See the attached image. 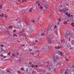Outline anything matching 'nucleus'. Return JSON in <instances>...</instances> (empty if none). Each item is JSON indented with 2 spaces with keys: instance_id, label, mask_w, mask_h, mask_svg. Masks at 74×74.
Returning a JSON list of instances; mask_svg holds the SVG:
<instances>
[{
  "instance_id": "b1692460",
  "label": "nucleus",
  "mask_w": 74,
  "mask_h": 74,
  "mask_svg": "<svg viewBox=\"0 0 74 74\" xmlns=\"http://www.w3.org/2000/svg\"><path fill=\"white\" fill-rule=\"evenodd\" d=\"M44 35H45V34H42L41 35V36H44Z\"/></svg>"
},
{
  "instance_id": "3c124183",
  "label": "nucleus",
  "mask_w": 74,
  "mask_h": 74,
  "mask_svg": "<svg viewBox=\"0 0 74 74\" xmlns=\"http://www.w3.org/2000/svg\"><path fill=\"white\" fill-rule=\"evenodd\" d=\"M57 25H59V23H58Z\"/></svg>"
},
{
  "instance_id": "c03bdc74",
  "label": "nucleus",
  "mask_w": 74,
  "mask_h": 74,
  "mask_svg": "<svg viewBox=\"0 0 74 74\" xmlns=\"http://www.w3.org/2000/svg\"><path fill=\"white\" fill-rule=\"evenodd\" d=\"M66 60H67L68 61H69V60L68 59H66Z\"/></svg>"
},
{
  "instance_id": "72a5a7b5",
  "label": "nucleus",
  "mask_w": 74,
  "mask_h": 74,
  "mask_svg": "<svg viewBox=\"0 0 74 74\" xmlns=\"http://www.w3.org/2000/svg\"><path fill=\"white\" fill-rule=\"evenodd\" d=\"M31 22H33V23H34V22H35V21H32Z\"/></svg>"
},
{
  "instance_id": "9d476101",
  "label": "nucleus",
  "mask_w": 74,
  "mask_h": 74,
  "mask_svg": "<svg viewBox=\"0 0 74 74\" xmlns=\"http://www.w3.org/2000/svg\"><path fill=\"white\" fill-rule=\"evenodd\" d=\"M67 47H68L69 48L71 47V44H70V43H69L68 44H67Z\"/></svg>"
},
{
  "instance_id": "0e129e2a",
  "label": "nucleus",
  "mask_w": 74,
  "mask_h": 74,
  "mask_svg": "<svg viewBox=\"0 0 74 74\" xmlns=\"http://www.w3.org/2000/svg\"><path fill=\"white\" fill-rule=\"evenodd\" d=\"M15 36H16V37H17V35H16Z\"/></svg>"
},
{
  "instance_id": "a878e982",
  "label": "nucleus",
  "mask_w": 74,
  "mask_h": 74,
  "mask_svg": "<svg viewBox=\"0 0 74 74\" xmlns=\"http://www.w3.org/2000/svg\"><path fill=\"white\" fill-rule=\"evenodd\" d=\"M21 70H22V71H23V68H21Z\"/></svg>"
},
{
  "instance_id": "412c9836",
  "label": "nucleus",
  "mask_w": 74,
  "mask_h": 74,
  "mask_svg": "<svg viewBox=\"0 0 74 74\" xmlns=\"http://www.w3.org/2000/svg\"><path fill=\"white\" fill-rule=\"evenodd\" d=\"M35 67V66L34 65H32V68H34Z\"/></svg>"
},
{
  "instance_id": "f257e3e1",
  "label": "nucleus",
  "mask_w": 74,
  "mask_h": 74,
  "mask_svg": "<svg viewBox=\"0 0 74 74\" xmlns=\"http://www.w3.org/2000/svg\"><path fill=\"white\" fill-rule=\"evenodd\" d=\"M52 31H53V29L51 28H48L47 31V34H48L49 36L50 37V38H48V39L49 42L50 41V42H51V38H52V35L49 34H50L51 33Z\"/></svg>"
},
{
  "instance_id": "37998d69",
  "label": "nucleus",
  "mask_w": 74,
  "mask_h": 74,
  "mask_svg": "<svg viewBox=\"0 0 74 74\" xmlns=\"http://www.w3.org/2000/svg\"><path fill=\"white\" fill-rule=\"evenodd\" d=\"M25 44H24L22 46L23 47H25Z\"/></svg>"
},
{
  "instance_id": "473e14b6",
  "label": "nucleus",
  "mask_w": 74,
  "mask_h": 74,
  "mask_svg": "<svg viewBox=\"0 0 74 74\" xmlns=\"http://www.w3.org/2000/svg\"><path fill=\"white\" fill-rule=\"evenodd\" d=\"M38 40H36V42H38Z\"/></svg>"
},
{
  "instance_id": "9b49d317",
  "label": "nucleus",
  "mask_w": 74,
  "mask_h": 74,
  "mask_svg": "<svg viewBox=\"0 0 74 74\" xmlns=\"http://www.w3.org/2000/svg\"><path fill=\"white\" fill-rule=\"evenodd\" d=\"M68 11V9L64 8V12H67Z\"/></svg>"
},
{
  "instance_id": "4468645a",
  "label": "nucleus",
  "mask_w": 74,
  "mask_h": 74,
  "mask_svg": "<svg viewBox=\"0 0 74 74\" xmlns=\"http://www.w3.org/2000/svg\"><path fill=\"white\" fill-rule=\"evenodd\" d=\"M69 73H67V71H65V74H69Z\"/></svg>"
},
{
  "instance_id": "58836bf2",
  "label": "nucleus",
  "mask_w": 74,
  "mask_h": 74,
  "mask_svg": "<svg viewBox=\"0 0 74 74\" xmlns=\"http://www.w3.org/2000/svg\"><path fill=\"white\" fill-rule=\"evenodd\" d=\"M16 36V34H14V35H13V37H15Z\"/></svg>"
},
{
  "instance_id": "6e6d98bb",
  "label": "nucleus",
  "mask_w": 74,
  "mask_h": 74,
  "mask_svg": "<svg viewBox=\"0 0 74 74\" xmlns=\"http://www.w3.org/2000/svg\"><path fill=\"white\" fill-rule=\"evenodd\" d=\"M7 60H4V61H6Z\"/></svg>"
},
{
  "instance_id": "39448f33",
  "label": "nucleus",
  "mask_w": 74,
  "mask_h": 74,
  "mask_svg": "<svg viewBox=\"0 0 74 74\" xmlns=\"http://www.w3.org/2000/svg\"><path fill=\"white\" fill-rule=\"evenodd\" d=\"M16 53H14L12 54V56H14V57H15V56H17V55L18 56L19 55V53H18V52L16 53Z\"/></svg>"
},
{
  "instance_id": "a18cd8bd",
  "label": "nucleus",
  "mask_w": 74,
  "mask_h": 74,
  "mask_svg": "<svg viewBox=\"0 0 74 74\" xmlns=\"http://www.w3.org/2000/svg\"><path fill=\"white\" fill-rule=\"evenodd\" d=\"M1 51H4V49H2Z\"/></svg>"
},
{
  "instance_id": "864d4df0",
  "label": "nucleus",
  "mask_w": 74,
  "mask_h": 74,
  "mask_svg": "<svg viewBox=\"0 0 74 74\" xmlns=\"http://www.w3.org/2000/svg\"><path fill=\"white\" fill-rule=\"evenodd\" d=\"M22 2H25V1H23Z\"/></svg>"
},
{
  "instance_id": "e433bc0d",
  "label": "nucleus",
  "mask_w": 74,
  "mask_h": 74,
  "mask_svg": "<svg viewBox=\"0 0 74 74\" xmlns=\"http://www.w3.org/2000/svg\"><path fill=\"white\" fill-rule=\"evenodd\" d=\"M7 58V57L6 56H5L3 57V58Z\"/></svg>"
},
{
  "instance_id": "f704fd0d",
  "label": "nucleus",
  "mask_w": 74,
  "mask_h": 74,
  "mask_svg": "<svg viewBox=\"0 0 74 74\" xmlns=\"http://www.w3.org/2000/svg\"><path fill=\"white\" fill-rule=\"evenodd\" d=\"M37 67H38V65H36V68H37Z\"/></svg>"
},
{
  "instance_id": "e2e57ef3",
  "label": "nucleus",
  "mask_w": 74,
  "mask_h": 74,
  "mask_svg": "<svg viewBox=\"0 0 74 74\" xmlns=\"http://www.w3.org/2000/svg\"><path fill=\"white\" fill-rule=\"evenodd\" d=\"M1 9V8L0 7V9Z\"/></svg>"
},
{
  "instance_id": "bb28decb",
  "label": "nucleus",
  "mask_w": 74,
  "mask_h": 74,
  "mask_svg": "<svg viewBox=\"0 0 74 74\" xmlns=\"http://www.w3.org/2000/svg\"><path fill=\"white\" fill-rule=\"evenodd\" d=\"M1 47H4V45H3L2 44H1Z\"/></svg>"
},
{
  "instance_id": "6e6552de",
  "label": "nucleus",
  "mask_w": 74,
  "mask_h": 74,
  "mask_svg": "<svg viewBox=\"0 0 74 74\" xmlns=\"http://www.w3.org/2000/svg\"><path fill=\"white\" fill-rule=\"evenodd\" d=\"M48 47H45V48H44V49H43L44 50V51H47V50H48Z\"/></svg>"
},
{
  "instance_id": "69168bd1",
  "label": "nucleus",
  "mask_w": 74,
  "mask_h": 74,
  "mask_svg": "<svg viewBox=\"0 0 74 74\" xmlns=\"http://www.w3.org/2000/svg\"><path fill=\"white\" fill-rule=\"evenodd\" d=\"M5 18H7V17L6 16H5Z\"/></svg>"
},
{
  "instance_id": "09e8293b",
  "label": "nucleus",
  "mask_w": 74,
  "mask_h": 74,
  "mask_svg": "<svg viewBox=\"0 0 74 74\" xmlns=\"http://www.w3.org/2000/svg\"><path fill=\"white\" fill-rule=\"evenodd\" d=\"M55 70H56L55 69H54V70L55 72Z\"/></svg>"
},
{
  "instance_id": "603ef678",
  "label": "nucleus",
  "mask_w": 74,
  "mask_h": 74,
  "mask_svg": "<svg viewBox=\"0 0 74 74\" xmlns=\"http://www.w3.org/2000/svg\"><path fill=\"white\" fill-rule=\"evenodd\" d=\"M30 51H32V50L30 49Z\"/></svg>"
},
{
  "instance_id": "a19ab883",
  "label": "nucleus",
  "mask_w": 74,
  "mask_h": 74,
  "mask_svg": "<svg viewBox=\"0 0 74 74\" xmlns=\"http://www.w3.org/2000/svg\"><path fill=\"white\" fill-rule=\"evenodd\" d=\"M7 72H8V73H10V72L9 71V70H8Z\"/></svg>"
},
{
  "instance_id": "f8f14e48",
  "label": "nucleus",
  "mask_w": 74,
  "mask_h": 74,
  "mask_svg": "<svg viewBox=\"0 0 74 74\" xmlns=\"http://www.w3.org/2000/svg\"><path fill=\"white\" fill-rule=\"evenodd\" d=\"M71 43L72 45H74V40H73L71 41Z\"/></svg>"
},
{
  "instance_id": "0eeeda50",
  "label": "nucleus",
  "mask_w": 74,
  "mask_h": 74,
  "mask_svg": "<svg viewBox=\"0 0 74 74\" xmlns=\"http://www.w3.org/2000/svg\"><path fill=\"white\" fill-rule=\"evenodd\" d=\"M36 3L37 4H38V6H40V4H41V2H40V1H36Z\"/></svg>"
},
{
  "instance_id": "c85d7f7f",
  "label": "nucleus",
  "mask_w": 74,
  "mask_h": 74,
  "mask_svg": "<svg viewBox=\"0 0 74 74\" xmlns=\"http://www.w3.org/2000/svg\"><path fill=\"white\" fill-rule=\"evenodd\" d=\"M16 30H14L13 31V32H14V33H15V32H16Z\"/></svg>"
},
{
  "instance_id": "ea45409f",
  "label": "nucleus",
  "mask_w": 74,
  "mask_h": 74,
  "mask_svg": "<svg viewBox=\"0 0 74 74\" xmlns=\"http://www.w3.org/2000/svg\"><path fill=\"white\" fill-rule=\"evenodd\" d=\"M29 64H32V62H29Z\"/></svg>"
},
{
  "instance_id": "1a4fd4ad",
  "label": "nucleus",
  "mask_w": 74,
  "mask_h": 74,
  "mask_svg": "<svg viewBox=\"0 0 74 74\" xmlns=\"http://www.w3.org/2000/svg\"><path fill=\"white\" fill-rule=\"evenodd\" d=\"M39 9H41V10H42V9H43V7H42V6L41 5L39 6Z\"/></svg>"
},
{
  "instance_id": "79ce46f5",
  "label": "nucleus",
  "mask_w": 74,
  "mask_h": 74,
  "mask_svg": "<svg viewBox=\"0 0 74 74\" xmlns=\"http://www.w3.org/2000/svg\"><path fill=\"white\" fill-rule=\"evenodd\" d=\"M56 35H58V32H56Z\"/></svg>"
},
{
  "instance_id": "a211bd4d",
  "label": "nucleus",
  "mask_w": 74,
  "mask_h": 74,
  "mask_svg": "<svg viewBox=\"0 0 74 74\" xmlns=\"http://www.w3.org/2000/svg\"><path fill=\"white\" fill-rule=\"evenodd\" d=\"M66 55H67V56H70V53H66Z\"/></svg>"
},
{
  "instance_id": "680f3d73",
  "label": "nucleus",
  "mask_w": 74,
  "mask_h": 74,
  "mask_svg": "<svg viewBox=\"0 0 74 74\" xmlns=\"http://www.w3.org/2000/svg\"><path fill=\"white\" fill-rule=\"evenodd\" d=\"M69 49H72V48H70Z\"/></svg>"
},
{
  "instance_id": "20e7f679",
  "label": "nucleus",
  "mask_w": 74,
  "mask_h": 74,
  "mask_svg": "<svg viewBox=\"0 0 74 74\" xmlns=\"http://www.w3.org/2000/svg\"><path fill=\"white\" fill-rule=\"evenodd\" d=\"M70 35H71V37H72V36H73V35L72 34H70L69 32L65 34V36L66 37V38L68 39H69L70 36H69Z\"/></svg>"
},
{
  "instance_id": "aec40b11",
  "label": "nucleus",
  "mask_w": 74,
  "mask_h": 74,
  "mask_svg": "<svg viewBox=\"0 0 74 74\" xmlns=\"http://www.w3.org/2000/svg\"><path fill=\"white\" fill-rule=\"evenodd\" d=\"M32 74H36V72H35L34 71L32 73Z\"/></svg>"
},
{
  "instance_id": "2f4dec72",
  "label": "nucleus",
  "mask_w": 74,
  "mask_h": 74,
  "mask_svg": "<svg viewBox=\"0 0 74 74\" xmlns=\"http://www.w3.org/2000/svg\"><path fill=\"white\" fill-rule=\"evenodd\" d=\"M42 73H43V74H44V73H45V71H43Z\"/></svg>"
},
{
  "instance_id": "cd10ccee",
  "label": "nucleus",
  "mask_w": 74,
  "mask_h": 74,
  "mask_svg": "<svg viewBox=\"0 0 74 74\" xmlns=\"http://www.w3.org/2000/svg\"><path fill=\"white\" fill-rule=\"evenodd\" d=\"M68 14H69V13H68V12H66V15H68Z\"/></svg>"
},
{
  "instance_id": "f03ea898",
  "label": "nucleus",
  "mask_w": 74,
  "mask_h": 74,
  "mask_svg": "<svg viewBox=\"0 0 74 74\" xmlns=\"http://www.w3.org/2000/svg\"><path fill=\"white\" fill-rule=\"evenodd\" d=\"M29 12H32V10H33L34 11H37V8L34 5L32 6L31 8H30V7L29 6Z\"/></svg>"
},
{
  "instance_id": "5701e85b",
  "label": "nucleus",
  "mask_w": 74,
  "mask_h": 74,
  "mask_svg": "<svg viewBox=\"0 0 74 74\" xmlns=\"http://www.w3.org/2000/svg\"><path fill=\"white\" fill-rule=\"evenodd\" d=\"M1 15H1L2 17H4V14H3V13H2Z\"/></svg>"
},
{
  "instance_id": "5fc2aeb1",
  "label": "nucleus",
  "mask_w": 74,
  "mask_h": 74,
  "mask_svg": "<svg viewBox=\"0 0 74 74\" xmlns=\"http://www.w3.org/2000/svg\"><path fill=\"white\" fill-rule=\"evenodd\" d=\"M73 15H71V17H72V16H73Z\"/></svg>"
},
{
  "instance_id": "c756f323",
  "label": "nucleus",
  "mask_w": 74,
  "mask_h": 74,
  "mask_svg": "<svg viewBox=\"0 0 74 74\" xmlns=\"http://www.w3.org/2000/svg\"><path fill=\"white\" fill-rule=\"evenodd\" d=\"M74 25V23H72L71 25L72 26H73Z\"/></svg>"
},
{
  "instance_id": "8fccbe9b",
  "label": "nucleus",
  "mask_w": 74,
  "mask_h": 74,
  "mask_svg": "<svg viewBox=\"0 0 74 74\" xmlns=\"http://www.w3.org/2000/svg\"><path fill=\"white\" fill-rule=\"evenodd\" d=\"M42 2H43V3H44V1L43 0Z\"/></svg>"
},
{
  "instance_id": "774afa93",
  "label": "nucleus",
  "mask_w": 74,
  "mask_h": 74,
  "mask_svg": "<svg viewBox=\"0 0 74 74\" xmlns=\"http://www.w3.org/2000/svg\"><path fill=\"white\" fill-rule=\"evenodd\" d=\"M63 4H64V3H63Z\"/></svg>"
},
{
  "instance_id": "4d7b16f0",
  "label": "nucleus",
  "mask_w": 74,
  "mask_h": 74,
  "mask_svg": "<svg viewBox=\"0 0 74 74\" xmlns=\"http://www.w3.org/2000/svg\"><path fill=\"white\" fill-rule=\"evenodd\" d=\"M61 48H62V47H63V46H61Z\"/></svg>"
},
{
  "instance_id": "c9c22d12",
  "label": "nucleus",
  "mask_w": 74,
  "mask_h": 74,
  "mask_svg": "<svg viewBox=\"0 0 74 74\" xmlns=\"http://www.w3.org/2000/svg\"><path fill=\"white\" fill-rule=\"evenodd\" d=\"M8 55H9V56H10V52H9V53H8Z\"/></svg>"
},
{
  "instance_id": "393cba45",
  "label": "nucleus",
  "mask_w": 74,
  "mask_h": 74,
  "mask_svg": "<svg viewBox=\"0 0 74 74\" xmlns=\"http://www.w3.org/2000/svg\"><path fill=\"white\" fill-rule=\"evenodd\" d=\"M64 40H61V42L62 43H63L64 42Z\"/></svg>"
},
{
  "instance_id": "7ed1b4c3",
  "label": "nucleus",
  "mask_w": 74,
  "mask_h": 74,
  "mask_svg": "<svg viewBox=\"0 0 74 74\" xmlns=\"http://www.w3.org/2000/svg\"><path fill=\"white\" fill-rule=\"evenodd\" d=\"M53 68L54 67L53 66L50 65L49 66V67L48 66H46V69L47 70H50L51 71H52L53 70Z\"/></svg>"
},
{
  "instance_id": "ddd939ff",
  "label": "nucleus",
  "mask_w": 74,
  "mask_h": 74,
  "mask_svg": "<svg viewBox=\"0 0 74 74\" xmlns=\"http://www.w3.org/2000/svg\"><path fill=\"white\" fill-rule=\"evenodd\" d=\"M60 47L58 46V47H55V49H60Z\"/></svg>"
},
{
  "instance_id": "2eb2a0df",
  "label": "nucleus",
  "mask_w": 74,
  "mask_h": 74,
  "mask_svg": "<svg viewBox=\"0 0 74 74\" xmlns=\"http://www.w3.org/2000/svg\"><path fill=\"white\" fill-rule=\"evenodd\" d=\"M58 20L59 22H61V19L60 18H59V19H58Z\"/></svg>"
},
{
  "instance_id": "de8ad7c7",
  "label": "nucleus",
  "mask_w": 74,
  "mask_h": 74,
  "mask_svg": "<svg viewBox=\"0 0 74 74\" xmlns=\"http://www.w3.org/2000/svg\"><path fill=\"white\" fill-rule=\"evenodd\" d=\"M18 1L19 2H20V1H21L20 0H18Z\"/></svg>"
},
{
  "instance_id": "052dcab7",
  "label": "nucleus",
  "mask_w": 74,
  "mask_h": 74,
  "mask_svg": "<svg viewBox=\"0 0 74 74\" xmlns=\"http://www.w3.org/2000/svg\"><path fill=\"white\" fill-rule=\"evenodd\" d=\"M1 16V14H0V16Z\"/></svg>"
},
{
  "instance_id": "423d86ee",
  "label": "nucleus",
  "mask_w": 74,
  "mask_h": 74,
  "mask_svg": "<svg viewBox=\"0 0 74 74\" xmlns=\"http://www.w3.org/2000/svg\"><path fill=\"white\" fill-rule=\"evenodd\" d=\"M28 10V8L27 9H24L22 11H23V13H26L27 12V10Z\"/></svg>"
},
{
  "instance_id": "4c0bfd02",
  "label": "nucleus",
  "mask_w": 74,
  "mask_h": 74,
  "mask_svg": "<svg viewBox=\"0 0 74 74\" xmlns=\"http://www.w3.org/2000/svg\"><path fill=\"white\" fill-rule=\"evenodd\" d=\"M68 16H70V14H68Z\"/></svg>"
},
{
  "instance_id": "338daca9",
  "label": "nucleus",
  "mask_w": 74,
  "mask_h": 74,
  "mask_svg": "<svg viewBox=\"0 0 74 74\" xmlns=\"http://www.w3.org/2000/svg\"><path fill=\"white\" fill-rule=\"evenodd\" d=\"M60 11H61V10H60Z\"/></svg>"
},
{
  "instance_id": "f3484780",
  "label": "nucleus",
  "mask_w": 74,
  "mask_h": 74,
  "mask_svg": "<svg viewBox=\"0 0 74 74\" xmlns=\"http://www.w3.org/2000/svg\"><path fill=\"white\" fill-rule=\"evenodd\" d=\"M9 29H12V26H10L9 27Z\"/></svg>"
},
{
  "instance_id": "dca6fc26",
  "label": "nucleus",
  "mask_w": 74,
  "mask_h": 74,
  "mask_svg": "<svg viewBox=\"0 0 74 74\" xmlns=\"http://www.w3.org/2000/svg\"><path fill=\"white\" fill-rule=\"evenodd\" d=\"M59 53H60V54H61V55H63V53L61 51H59Z\"/></svg>"
},
{
  "instance_id": "4be33fe9",
  "label": "nucleus",
  "mask_w": 74,
  "mask_h": 74,
  "mask_svg": "<svg viewBox=\"0 0 74 74\" xmlns=\"http://www.w3.org/2000/svg\"><path fill=\"white\" fill-rule=\"evenodd\" d=\"M1 57H3V56H4V55L3 54H1Z\"/></svg>"
},
{
  "instance_id": "49530a36",
  "label": "nucleus",
  "mask_w": 74,
  "mask_h": 74,
  "mask_svg": "<svg viewBox=\"0 0 74 74\" xmlns=\"http://www.w3.org/2000/svg\"><path fill=\"white\" fill-rule=\"evenodd\" d=\"M64 24H67V23H64Z\"/></svg>"
},
{
  "instance_id": "13d9d810",
  "label": "nucleus",
  "mask_w": 74,
  "mask_h": 74,
  "mask_svg": "<svg viewBox=\"0 0 74 74\" xmlns=\"http://www.w3.org/2000/svg\"><path fill=\"white\" fill-rule=\"evenodd\" d=\"M21 22V21H19V23H20Z\"/></svg>"
},
{
  "instance_id": "6ab92c4d",
  "label": "nucleus",
  "mask_w": 74,
  "mask_h": 74,
  "mask_svg": "<svg viewBox=\"0 0 74 74\" xmlns=\"http://www.w3.org/2000/svg\"><path fill=\"white\" fill-rule=\"evenodd\" d=\"M48 5H46L45 6V8H48Z\"/></svg>"
},
{
  "instance_id": "7c9ffc66",
  "label": "nucleus",
  "mask_w": 74,
  "mask_h": 74,
  "mask_svg": "<svg viewBox=\"0 0 74 74\" xmlns=\"http://www.w3.org/2000/svg\"><path fill=\"white\" fill-rule=\"evenodd\" d=\"M57 27V26H56V25H55L54 27V28L55 29Z\"/></svg>"
},
{
  "instance_id": "bf43d9fd",
  "label": "nucleus",
  "mask_w": 74,
  "mask_h": 74,
  "mask_svg": "<svg viewBox=\"0 0 74 74\" xmlns=\"http://www.w3.org/2000/svg\"><path fill=\"white\" fill-rule=\"evenodd\" d=\"M73 27H74V25H73Z\"/></svg>"
}]
</instances>
